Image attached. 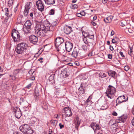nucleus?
<instances>
[{"label":"nucleus","instance_id":"obj_53","mask_svg":"<svg viewBox=\"0 0 134 134\" xmlns=\"http://www.w3.org/2000/svg\"><path fill=\"white\" fill-rule=\"evenodd\" d=\"M82 84H81V87H79V88H78V90L79 91H82V90H83V88L82 87Z\"/></svg>","mask_w":134,"mask_h":134},{"label":"nucleus","instance_id":"obj_4","mask_svg":"<svg viewBox=\"0 0 134 134\" xmlns=\"http://www.w3.org/2000/svg\"><path fill=\"white\" fill-rule=\"evenodd\" d=\"M127 99L128 97H127L126 100L125 99V97L124 95L119 97L116 100V104L114 107L116 108V106L123 102H126L127 100Z\"/></svg>","mask_w":134,"mask_h":134},{"label":"nucleus","instance_id":"obj_51","mask_svg":"<svg viewBox=\"0 0 134 134\" xmlns=\"http://www.w3.org/2000/svg\"><path fill=\"white\" fill-rule=\"evenodd\" d=\"M101 76L102 77V78H103L104 77H106V74L105 73H103V74H101Z\"/></svg>","mask_w":134,"mask_h":134},{"label":"nucleus","instance_id":"obj_5","mask_svg":"<svg viewBox=\"0 0 134 134\" xmlns=\"http://www.w3.org/2000/svg\"><path fill=\"white\" fill-rule=\"evenodd\" d=\"M83 34V36L84 37L83 38V41L85 43L87 44L89 46H92L93 45V42H91L90 41L89 42L88 40L87 39V37L89 35L88 33L86 32L85 31H83L82 32Z\"/></svg>","mask_w":134,"mask_h":134},{"label":"nucleus","instance_id":"obj_35","mask_svg":"<svg viewBox=\"0 0 134 134\" xmlns=\"http://www.w3.org/2000/svg\"><path fill=\"white\" fill-rule=\"evenodd\" d=\"M5 15L7 16H8L9 14V11L8 9L7 8H5L4 9Z\"/></svg>","mask_w":134,"mask_h":134},{"label":"nucleus","instance_id":"obj_7","mask_svg":"<svg viewBox=\"0 0 134 134\" xmlns=\"http://www.w3.org/2000/svg\"><path fill=\"white\" fill-rule=\"evenodd\" d=\"M47 33L48 34H50L51 35V31H45L43 30H36L35 33L37 35V36L40 37H42L45 35V33Z\"/></svg>","mask_w":134,"mask_h":134},{"label":"nucleus","instance_id":"obj_45","mask_svg":"<svg viewBox=\"0 0 134 134\" xmlns=\"http://www.w3.org/2000/svg\"><path fill=\"white\" fill-rule=\"evenodd\" d=\"M81 12L80 13H77L76 14V16L79 17H81L82 16Z\"/></svg>","mask_w":134,"mask_h":134},{"label":"nucleus","instance_id":"obj_37","mask_svg":"<svg viewBox=\"0 0 134 134\" xmlns=\"http://www.w3.org/2000/svg\"><path fill=\"white\" fill-rule=\"evenodd\" d=\"M29 11V10L25 9L24 11V14L25 16H26L28 15Z\"/></svg>","mask_w":134,"mask_h":134},{"label":"nucleus","instance_id":"obj_58","mask_svg":"<svg viewBox=\"0 0 134 134\" xmlns=\"http://www.w3.org/2000/svg\"><path fill=\"white\" fill-rule=\"evenodd\" d=\"M43 59L42 58H40L39 59H38V60L40 61V62L41 63H42L43 62V61H42Z\"/></svg>","mask_w":134,"mask_h":134},{"label":"nucleus","instance_id":"obj_21","mask_svg":"<svg viewBox=\"0 0 134 134\" xmlns=\"http://www.w3.org/2000/svg\"><path fill=\"white\" fill-rule=\"evenodd\" d=\"M23 29L25 33H29L31 32V27L25 26L23 28Z\"/></svg>","mask_w":134,"mask_h":134},{"label":"nucleus","instance_id":"obj_9","mask_svg":"<svg viewBox=\"0 0 134 134\" xmlns=\"http://www.w3.org/2000/svg\"><path fill=\"white\" fill-rule=\"evenodd\" d=\"M36 4L38 10L41 12L43 11L44 6L43 2L41 0H38L37 1Z\"/></svg>","mask_w":134,"mask_h":134},{"label":"nucleus","instance_id":"obj_11","mask_svg":"<svg viewBox=\"0 0 134 134\" xmlns=\"http://www.w3.org/2000/svg\"><path fill=\"white\" fill-rule=\"evenodd\" d=\"M41 88L36 87L35 92V93L34 96L36 100L38 99L40 96V92H41Z\"/></svg>","mask_w":134,"mask_h":134},{"label":"nucleus","instance_id":"obj_42","mask_svg":"<svg viewBox=\"0 0 134 134\" xmlns=\"http://www.w3.org/2000/svg\"><path fill=\"white\" fill-rule=\"evenodd\" d=\"M126 24V23L125 21H121L120 24V25L122 26H125Z\"/></svg>","mask_w":134,"mask_h":134},{"label":"nucleus","instance_id":"obj_46","mask_svg":"<svg viewBox=\"0 0 134 134\" xmlns=\"http://www.w3.org/2000/svg\"><path fill=\"white\" fill-rule=\"evenodd\" d=\"M130 68L128 66H126L124 67V69L126 71H128L129 69Z\"/></svg>","mask_w":134,"mask_h":134},{"label":"nucleus","instance_id":"obj_64","mask_svg":"<svg viewBox=\"0 0 134 134\" xmlns=\"http://www.w3.org/2000/svg\"><path fill=\"white\" fill-rule=\"evenodd\" d=\"M114 34V31H113V30H112L111 32V36H113V35Z\"/></svg>","mask_w":134,"mask_h":134},{"label":"nucleus","instance_id":"obj_44","mask_svg":"<svg viewBox=\"0 0 134 134\" xmlns=\"http://www.w3.org/2000/svg\"><path fill=\"white\" fill-rule=\"evenodd\" d=\"M70 7L71 9H75V4H71L70 6Z\"/></svg>","mask_w":134,"mask_h":134},{"label":"nucleus","instance_id":"obj_61","mask_svg":"<svg viewBox=\"0 0 134 134\" xmlns=\"http://www.w3.org/2000/svg\"><path fill=\"white\" fill-rule=\"evenodd\" d=\"M129 32L130 33H133V31L131 29H129L128 30Z\"/></svg>","mask_w":134,"mask_h":134},{"label":"nucleus","instance_id":"obj_27","mask_svg":"<svg viewBox=\"0 0 134 134\" xmlns=\"http://www.w3.org/2000/svg\"><path fill=\"white\" fill-rule=\"evenodd\" d=\"M113 16H112L110 15L106 18V20H107L106 22L107 23H110L111 22L113 19Z\"/></svg>","mask_w":134,"mask_h":134},{"label":"nucleus","instance_id":"obj_41","mask_svg":"<svg viewBox=\"0 0 134 134\" xmlns=\"http://www.w3.org/2000/svg\"><path fill=\"white\" fill-rule=\"evenodd\" d=\"M55 12V10L54 9H52L50 10L49 12V14L50 15H53Z\"/></svg>","mask_w":134,"mask_h":134},{"label":"nucleus","instance_id":"obj_57","mask_svg":"<svg viewBox=\"0 0 134 134\" xmlns=\"http://www.w3.org/2000/svg\"><path fill=\"white\" fill-rule=\"evenodd\" d=\"M108 58L110 59H111L112 58V55L110 54H109L108 55Z\"/></svg>","mask_w":134,"mask_h":134},{"label":"nucleus","instance_id":"obj_38","mask_svg":"<svg viewBox=\"0 0 134 134\" xmlns=\"http://www.w3.org/2000/svg\"><path fill=\"white\" fill-rule=\"evenodd\" d=\"M67 59V57L65 56H63L61 58V61H62L65 62L66 61Z\"/></svg>","mask_w":134,"mask_h":134},{"label":"nucleus","instance_id":"obj_26","mask_svg":"<svg viewBox=\"0 0 134 134\" xmlns=\"http://www.w3.org/2000/svg\"><path fill=\"white\" fill-rule=\"evenodd\" d=\"M80 123V120L78 117H76V127H77L79 125Z\"/></svg>","mask_w":134,"mask_h":134},{"label":"nucleus","instance_id":"obj_55","mask_svg":"<svg viewBox=\"0 0 134 134\" xmlns=\"http://www.w3.org/2000/svg\"><path fill=\"white\" fill-rule=\"evenodd\" d=\"M31 86V84L30 83L28 85H27L26 87V88L29 89L30 87Z\"/></svg>","mask_w":134,"mask_h":134},{"label":"nucleus","instance_id":"obj_33","mask_svg":"<svg viewBox=\"0 0 134 134\" xmlns=\"http://www.w3.org/2000/svg\"><path fill=\"white\" fill-rule=\"evenodd\" d=\"M94 35H90L89 34V35H88V37H87V38H88V39L92 40V41L91 42H93V44L94 43H93V42H94Z\"/></svg>","mask_w":134,"mask_h":134},{"label":"nucleus","instance_id":"obj_36","mask_svg":"<svg viewBox=\"0 0 134 134\" xmlns=\"http://www.w3.org/2000/svg\"><path fill=\"white\" fill-rule=\"evenodd\" d=\"M20 70L19 69H16L14 70L13 72L14 75H16V74L19 73Z\"/></svg>","mask_w":134,"mask_h":134},{"label":"nucleus","instance_id":"obj_19","mask_svg":"<svg viewBox=\"0 0 134 134\" xmlns=\"http://www.w3.org/2000/svg\"><path fill=\"white\" fill-rule=\"evenodd\" d=\"M108 74L109 76H111L114 79H116L117 77V74L114 71L110 70L108 72Z\"/></svg>","mask_w":134,"mask_h":134},{"label":"nucleus","instance_id":"obj_62","mask_svg":"<svg viewBox=\"0 0 134 134\" xmlns=\"http://www.w3.org/2000/svg\"><path fill=\"white\" fill-rule=\"evenodd\" d=\"M112 42L113 43H115L116 42V41L115 40H114V39H113L112 40Z\"/></svg>","mask_w":134,"mask_h":134},{"label":"nucleus","instance_id":"obj_63","mask_svg":"<svg viewBox=\"0 0 134 134\" xmlns=\"http://www.w3.org/2000/svg\"><path fill=\"white\" fill-rule=\"evenodd\" d=\"M91 23L92 24L93 26H95L96 25V23L93 21L91 22Z\"/></svg>","mask_w":134,"mask_h":134},{"label":"nucleus","instance_id":"obj_34","mask_svg":"<svg viewBox=\"0 0 134 134\" xmlns=\"http://www.w3.org/2000/svg\"><path fill=\"white\" fill-rule=\"evenodd\" d=\"M14 0H9L8 2V5L10 7L13 4V2Z\"/></svg>","mask_w":134,"mask_h":134},{"label":"nucleus","instance_id":"obj_48","mask_svg":"<svg viewBox=\"0 0 134 134\" xmlns=\"http://www.w3.org/2000/svg\"><path fill=\"white\" fill-rule=\"evenodd\" d=\"M81 50H80L78 51V52H76V56H77L78 55H79V56H81L82 55L81 54V53L80 52Z\"/></svg>","mask_w":134,"mask_h":134},{"label":"nucleus","instance_id":"obj_10","mask_svg":"<svg viewBox=\"0 0 134 134\" xmlns=\"http://www.w3.org/2000/svg\"><path fill=\"white\" fill-rule=\"evenodd\" d=\"M63 111V112L65 113V114H63V116L65 115L66 117H69L72 115L71 110L69 107H66L64 108Z\"/></svg>","mask_w":134,"mask_h":134},{"label":"nucleus","instance_id":"obj_28","mask_svg":"<svg viewBox=\"0 0 134 134\" xmlns=\"http://www.w3.org/2000/svg\"><path fill=\"white\" fill-rule=\"evenodd\" d=\"M32 3L30 2H27L25 6V9L29 10L31 8L30 4Z\"/></svg>","mask_w":134,"mask_h":134},{"label":"nucleus","instance_id":"obj_13","mask_svg":"<svg viewBox=\"0 0 134 134\" xmlns=\"http://www.w3.org/2000/svg\"><path fill=\"white\" fill-rule=\"evenodd\" d=\"M30 42L34 44H36L38 41V37L34 35H31L29 37Z\"/></svg>","mask_w":134,"mask_h":134},{"label":"nucleus","instance_id":"obj_60","mask_svg":"<svg viewBox=\"0 0 134 134\" xmlns=\"http://www.w3.org/2000/svg\"><path fill=\"white\" fill-rule=\"evenodd\" d=\"M108 0H102V3L104 4L106 3L107 2Z\"/></svg>","mask_w":134,"mask_h":134},{"label":"nucleus","instance_id":"obj_20","mask_svg":"<svg viewBox=\"0 0 134 134\" xmlns=\"http://www.w3.org/2000/svg\"><path fill=\"white\" fill-rule=\"evenodd\" d=\"M45 3L47 5H52L55 4V0H44Z\"/></svg>","mask_w":134,"mask_h":134},{"label":"nucleus","instance_id":"obj_56","mask_svg":"<svg viewBox=\"0 0 134 134\" xmlns=\"http://www.w3.org/2000/svg\"><path fill=\"white\" fill-rule=\"evenodd\" d=\"M119 53L120 54V55H121V56L123 58H125V55L123 54V53L122 52H119Z\"/></svg>","mask_w":134,"mask_h":134},{"label":"nucleus","instance_id":"obj_23","mask_svg":"<svg viewBox=\"0 0 134 134\" xmlns=\"http://www.w3.org/2000/svg\"><path fill=\"white\" fill-rule=\"evenodd\" d=\"M99 106L101 107L100 109L103 110L106 109L108 108V106L107 104L102 105V104H97V107L98 108Z\"/></svg>","mask_w":134,"mask_h":134},{"label":"nucleus","instance_id":"obj_14","mask_svg":"<svg viewBox=\"0 0 134 134\" xmlns=\"http://www.w3.org/2000/svg\"><path fill=\"white\" fill-rule=\"evenodd\" d=\"M29 125L26 124H25L23 126H21L19 127L20 130L24 134H26L27 131L29 128Z\"/></svg>","mask_w":134,"mask_h":134},{"label":"nucleus","instance_id":"obj_39","mask_svg":"<svg viewBox=\"0 0 134 134\" xmlns=\"http://www.w3.org/2000/svg\"><path fill=\"white\" fill-rule=\"evenodd\" d=\"M15 75H9V76L11 78V79L12 80H15L17 78Z\"/></svg>","mask_w":134,"mask_h":134},{"label":"nucleus","instance_id":"obj_43","mask_svg":"<svg viewBox=\"0 0 134 134\" xmlns=\"http://www.w3.org/2000/svg\"><path fill=\"white\" fill-rule=\"evenodd\" d=\"M34 72L35 71L34 70H31L29 71L28 74H29L30 75H32Z\"/></svg>","mask_w":134,"mask_h":134},{"label":"nucleus","instance_id":"obj_32","mask_svg":"<svg viewBox=\"0 0 134 134\" xmlns=\"http://www.w3.org/2000/svg\"><path fill=\"white\" fill-rule=\"evenodd\" d=\"M56 48H57V51L59 52L60 51H62V50H63L64 47L63 46H62V45H61L59 46H55Z\"/></svg>","mask_w":134,"mask_h":134},{"label":"nucleus","instance_id":"obj_6","mask_svg":"<svg viewBox=\"0 0 134 134\" xmlns=\"http://www.w3.org/2000/svg\"><path fill=\"white\" fill-rule=\"evenodd\" d=\"M116 92V89L113 86L109 85L108 86L106 93L107 94H110L112 95L114 94V93Z\"/></svg>","mask_w":134,"mask_h":134},{"label":"nucleus","instance_id":"obj_40","mask_svg":"<svg viewBox=\"0 0 134 134\" xmlns=\"http://www.w3.org/2000/svg\"><path fill=\"white\" fill-rule=\"evenodd\" d=\"M82 48L85 52L87 51L88 48L87 46L86 45H83L82 46Z\"/></svg>","mask_w":134,"mask_h":134},{"label":"nucleus","instance_id":"obj_3","mask_svg":"<svg viewBox=\"0 0 134 134\" xmlns=\"http://www.w3.org/2000/svg\"><path fill=\"white\" fill-rule=\"evenodd\" d=\"M12 36L14 42H18L22 39V37L20 35V33L18 31L15 30L12 31Z\"/></svg>","mask_w":134,"mask_h":134},{"label":"nucleus","instance_id":"obj_52","mask_svg":"<svg viewBox=\"0 0 134 134\" xmlns=\"http://www.w3.org/2000/svg\"><path fill=\"white\" fill-rule=\"evenodd\" d=\"M80 12L81 13V14L82 15V16H85V12L84 11H82Z\"/></svg>","mask_w":134,"mask_h":134},{"label":"nucleus","instance_id":"obj_24","mask_svg":"<svg viewBox=\"0 0 134 134\" xmlns=\"http://www.w3.org/2000/svg\"><path fill=\"white\" fill-rule=\"evenodd\" d=\"M54 74H52L49 77V82H51V83H53V82H54Z\"/></svg>","mask_w":134,"mask_h":134},{"label":"nucleus","instance_id":"obj_50","mask_svg":"<svg viewBox=\"0 0 134 134\" xmlns=\"http://www.w3.org/2000/svg\"><path fill=\"white\" fill-rule=\"evenodd\" d=\"M59 126L60 127V128L62 129L64 127V125H62L61 123H60L59 124Z\"/></svg>","mask_w":134,"mask_h":134},{"label":"nucleus","instance_id":"obj_1","mask_svg":"<svg viewBox=\"0 0 134 134\" xmlns=\"http://www.w3.org/2000/svg\"><path fill=\"white\" fill-rule=\"evenodd\" d=\"M53 25L51 26L49 24L48 25L45 26L43 24L41 25L40 24H37L36 27V30H43L45 31H51V35H52L53 34V31L54 30L55 27V25H56L57 23L55 21L53 23Z\"/></svg>","mask_w":134,"mask_h":134},{"label":"nucleus","instance_id":"obj_31","mask_svg":"<svg viewBox=\"0 0 134 134\" xmlns=\"http://www.w3.org/2000/svg\"><path fill=\"white\" fill-rule=\"evenodd\" d=\"M50 122L53 126H56L58 123V121L56 120H52Z\"/></svg>","mask_w":134,"mask_h":134},{"label":"nucleus","instance_id":"obj_2","mask_svg":"<svg viewBox=\"0 0 134 134\" xmlns=\"http://www.w3.org/2000/svg\"><path fill=\"white\" fill-rule=\"evenodd\" d=\"M28 45L25 42H21L16 45L15 50L18 54H23L27 50Z\"/></svg>","mask_w":134,"mask_h":134},{"label":"nucleus","instance_id":"obj_25","mask_svg":"<svg viewBox=\"0 0 134 134\" xmlns=\"http://www.w3.org/2000/svg\"><path fill=\"white\" fill-rule=\"evenodd\" d=\"M41 106L42 108L46 110L47 108V105L46 102H43L41 103Z\"/></svg>","mask_w":134,"mask_h":134},{"label":"nucleus","instance_id":"obj_15","mask_svg":"<svg viewBox=\"0 0 134 134\" xmlns=\"http://www.w3.org/2000/svg\"><path fill=\"white\" fill-rule=\"evenodd\" d=\"M66 50L68 52L70 51L73 47L72 44L68 41H66L65 43Z\"/></svg>","mask_w":134,"mask_h":134},{"label":"nucleus","instance_id":"obj_49","mask_svg":"<svg viewBox=\"0 0 134 134\" xmlns=\"http://www.w3.org/2000/svg\"><path fill=\"white\" fill-rule=\"evenodd\" d=\"M71 55L72 56L75 58V51H74L73 52H72V54H71Z\"/></svg>","mask_w":134,"mask_h":134},{"label":"nucleus","instance_id":"obj_30","mask_svg":"<svg viewBox=\"0 0 134 134\" xmlns=\"http://www.w3.org/2000/svg\"><path fill=\"white\" fill-rule=\"evenodd\" d=\"M34 132L33 130L29 126V127L27 131L26 134H32Z\"/></svg>","mask_w":134,"mask_h":134},{"label":"nucleus","instance_id":"obj_12","mask_svg":"<svg viewBox=\"0 0 134 134\" xmlns=\"http://www.w3.org/2000/svg\"><path fill=\"white\" fill-rule=\"evenodd\" d=\"M127 118V115H123L120 116L118 119H116V123H124L125 122Z\"/></svg>","mask_w":134,"mask_h":134},{"label":"nucleus","instance_id":"obj_54","mask_svg":"<svg viewBox=\"0 0 134 134\" xmlns=\"http://www.w3.org/2000/svg\"><path fill=\"white\" fill-rule=\"evenodd\" d=\"M112 115L114 116H117L118 115V114L116 112L114 111L112 113Z\"/></svg>","mask_w":134,"mask_h":134},{"label":"nucleus","instance_id":"obj_16","mask_svg":"<svg viewBox=\"0 0 134 134\" xmlns=\"http://www.w3.org/2000/svg\"><path fill=\"white\" fill-rule=\"evenodd\" d=\"M64 42V39L62 37H58L57 38L55 42V46L60 45Z\"/></svg>","mask_w":134,"mask_h":134},{"label":"nucleus","instance_id":"obj_8","mask_svg":"<svg viewBox=\"0 0 134 134\" xmlns=\"http://www.w3.org/2000/svg\"><path fill=\"white\" fill-rule=\"evenodd\" d=\"M13 110L14 112L15 117L19 119L21 116V113L20 108L17 107H14Z\"/></svg>","mask_w":134,"mask_h":134},{"label":"nucleus","instance_id":"obj_29","mask_svg":"<svg viewBox=\"0 0 134 134\" xmlns=\"http://www.w3.org/2000/svg\"><path fill=\"white\" fill-rule=\"evenodd\" d=\"M32 25L31 22L30 20H27L25 24V26L31 27Z\"/></svg>","mask_w":134,"mask_h":134},{"label":"nucleus","instance_id":"obj_59","mask_svg":"<svg viewBox=\"0 0 134 134\" xmlns=\"http://www.w3.org/2000/svg\"><path fill=\"white\" fill-rule=\"evenodd\" d=\"M109 49L111 51H112L114 50V48L113 46H110L109 47Z\"/></svg>","mask_w":134,"mask_h":134},{"label":"nucleus","instance_id":"obj_47","mask_svg":"<svg viewBox=\"0 0 134 134\" xmlns=\"http://www.w3.org/2000/svg\"><path fill=\"white\" fill-rule=\"evenodd\" d=\"M9 16H7V17L4 19L3 22L4 24H5L7 22L9 18L8 17Z\"/></svg>","mask_w":134,"mask_h":134},{"label":"nucleus","instance_id":"obj_22","mask_svg":"<svg viewBox=\"0 0 134 134\" xmlns=\"http://www.w3.org/2000/svg\"><path fill=\"white\" fill-rule=\"evenodd\" d=\"M67 70V69H63L61 71V74L64 78L68 76L66 72Z\"/></svg>","mask_w":134,"mask_h":134},{"label":"nucleus","instance_id":"obj_17","mask_svg":"<svg viewBox=\"0 0 134 134\" xmlns=\"http://www.w3.org/2000/svg\"><path fill=\"white\" fill-rule=\"evenodd\" d=\"M63 30L64 33L66 34H69L72 31L71 27L67 25L64 26Z\"/></svg>","mask_w":134,"mask_h":134},{"label":"nucleus","instance_id":"obj_18","mask_svg":"<svg viewBox=\"0 0 134 134\" xmlns=\"http://www.w3.org/2000/svg\"><path fill=\"white\" fill-rule=\"evenodd\" d=\"M91 127L94 130H99L100 129L99 125L96 124L95 123L93 122L91 124Z\"/></svg>","mask_w":134,"mask_h":134}]
</instances>
